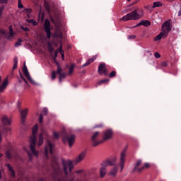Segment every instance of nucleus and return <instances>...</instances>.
Returning a JSON list of instances; mask_svg holds the SVG:
<instances>
[{
  "label": "nucleus",
  "mask_w": 181,
  "mask_h": 181,
  "mask_svg": "<svg viewBox=\"0 0 181 181\" xmlns=\"http://www.w3.org/2000/svg\"><path fill=\"white\" fill-rule=\"evenodd\" d=\"M37 124H35L33 127V134L30 136V148L35 156H38L39 155V151H36L35 148V146L36 145V134H37Z\"/></svg>",
  "instance_id": "1"
},
{
  "label": "nucleus",
  "mask_w": 181,
  "mask_h": 181,
  "mask_svg": "<svg viewBox=\"0 0 181 181\" xmlns=\"http://www.w3.org/2000/svg\"><path fill=\"white\" fill-rule=\"evenodd\" d=\"M141 19V15L138 13V11L134 10L122 18L123 22H128V21H138Z\"/></svg>",
  "instance_id": "2"
},
{
  "label": "nucleus",
  "mask_w": 181,
  "mask_h": 181,
  "mask_svg": "<svg viewBox=\"0 0 181 181\" xmlns=\"http://www.w3.org/2000/svg\"><path fill=\"white\" fill-rule=\"evenodd\" d=\"M161 30L164 34V39L168 37L169 33L172 30V23H170V21H165L161 26Z\"/></svg>",
  "instance_id": "3"
},
{
  "label": "nucleus",
  "mask_w": 181,
  "mask_h": 181,
  "mask_svg": "<svg viewBox=\"0 0 181 181\" xmlns=\"http://www.w3.org/2000/svg\"><path fill=\"white\" fill-rule=\"evenodd\" d=\"M98 136H100V132H95L93 133V134L91 136V141H92V146L95 147L98 146L100 144H103L104 141H97L98 139Z\"/></svg>",
  "instance_id": "4"
},
{
  "label": "nucleus",
  "mask_w": 181,
  "mask_h": 181,
  "mask_svg": "<svg viewBox=\"0 0 181 181\" xmlns=\"http://www.w3.org/2000/svg\"><path fill=\"white\" fill-rule=\"evenodd\" d=\"M23 73L26 78H28V80L31 83V84H34L35 86H36V82L33 81V79L30 76V74H29L28 66H26V62H24L23 63Z\"/></svg>",
  "instance_id": "5"
},
{
  "label": "nucleus",
  "mask_w": 181,
  "mask_h": 181,
  "mask_svg": "<svg viewBox=\"0 0 181 181\" xmlns=\"http://www.w3.org/2000/svg\"><path fill=\"white\" fill-rule=\"evenodd\" d=\"M53 148H54V144L50 142V140H47V146L45 147V156L47 159H49V156L47 153H53Z\"/></svg>",
  "instance_id": "6"
},
{
  "label": "nucleus",
  "mask_w": 181,
  "mask_h": 181,
  "mask_svg": "<svg viewBox=\"0 0 181 181\" xmlns=\"http://www.w3.org/2000/svg\"><path fill=\"white\" fill-rule=\"evenodd\" d=\"M63 166L65 175H68V168L69 169V172H71V170H73V168H74V166L73 165V162H71V160H68L67 162L63 161Z\"/></svg>",
  "instance_id": "7"
},
{
  "label": "nucleus",
  "mask_w": 181,
  "mask_h": 181,
  "mask_svg": "<svg viewBox=\"0 0 181 181\" xmlns=\"http://www.w3.org/2000/svg\"><path fill=\"white\" fill-rule=\"evenodd\" d=\"M44 29L47 33V37L48 39H50L52 36V33L50 32V21L48 19L45 21Z\"/></svg>",
  "instance_id": "8"
},
{
  "label": "nucleus",
  "mask_w": 181,
  "mask_h": 181,
  "mask_svg": "<svg viewBox=\"0 0 181 181\" xmlns=\"http://www.w3.org/2000/svg\"><path fill=\"white\" fill-rule=\"evenodd\" d=\"M127 156V150H124L121 153V156H120V172H122L124 170V166L125 165V157Z\"/></svg>",
  "instance_id": "9"
},
{
  "label": "nucleus",
  "mask_w": 181,
  "mask_h": 181,
  "mask_svg": "<svg viewBox=\"0 0 181 181\" xmlns=\"http://www.w3.org/2000/svg\"><path fill=\"white\" fill-rule=\"evenodd\" d=\"M98 73L103 76L104 74L105 76H108V71L107 70V66L105 64H100L98 69Z\"/></svg>",
  "instance_id": "10"
},
{
  "label": "nucleus",
  "mask_w": 181,
  "mask_h": 181,
  "mask_svg": "<svg viewBox=\"0 0 181 181\" xmlns=\"http://www.w3.org/2000/svg\"><path fill=\"white\" fill-rule=\"evenodd\" d=\"M113 132H112V129H109L106 131H105L104 132V135H103V140L102 141H108V139H111V138H112V135H113Z\"/></svg>",
  "instance_id": "11"
},
{
  "label": "nucleus",
  "mask_w": 181,
  "mask_h": 181,
  "mask_svg": "<svg viewBox=\"0 0 181 181\" xmlns=\"http://www.w3.org/2000/svg\"><path fill=\"white\" fill-rule=\"evenodd\" d=\"M140 165H142V160H137L134 164V168H133L132 172H142V167H139Z\"/></svg>",
  "instance_id": "12"
},
{
  "label": "nucleus",
  "mask_w": 181,
  "mask_h": 181,
  "mask_svg": "<svg viewBox=\"0 0 181 181\" xmlns=\"http://www.w3.org/2000/svg\"><path fill=\"white\" fill-rule=\"evenodd\" d=\"M28 112H29V109L28 108H25L21 112V122L23 124H25V122L26 121V117H28Z\"/></svg>",
  "instance_id": "13"
},
{
  "label": "nucleus",
  "mask_w": 181,
  "mask_h": 181,
  "mask_svg": "<svg viewBox=\"0 0 181 181\" xmlns=\"http://www.w3.org/2000/svg\"><path fill=\"white\" fill-rule=\"evenodd\" d=\"M86 155H87V153L86 151H82L78 156L74 159L75 163H80V162L86 158Z\"/></svg>",
  "instance_id": "14"
},
{
  "label": "nucleus",
  "mask_w": 181,
  "mask_h": 181,
  "mask_svg": "<svg viewBox=\"0 0 181 181\" xmlns=\"http://www.w3.org/2000/svg\"><path fill=\"white\" fill-rule=\"evenodd\" d=\"M67 141L69 142V148L73 146V144L76 141V136L74 134H71V136L67 137Z\"/></svg>",
  "instance_id": "15"
},
{
  "label": "nucleus",
  "mask_w": 181,
  "mask_h": 181,
  "mask_svg": "<svg viewBox=\"0 0 181 181\" xmlns=\"http://www.w3.org/2000/svg\"><path fill=\"white\" fill-rule=\"evenodd\" d=\"M48 134L46 132H42L39 135L38 146L43 145V136H47Z\"/></svg>",
  "instance_id": "16"
},
{
  "label": "nucleus",
  "mask_w": 181,
  "mask_h": 181,
  "mask_svg": "<svg viewBox=\"0 0 181 181\" xmlns=\"http://www.w3.org/2000/svg\"><path fill=\"white\" fill-rule=\"evenodd\" d=\"M6 87H8V79L4 80L0 86V93H4L6 89Z\"/></svg>",
  "instance_id": "17"
},
{
  "label": "nucleus",
  "mask_w": 181,
  "mask_h": 181,
  "mask_svg": "<svg viewBox=\"0 0 181 181\" xmlns=\"http://www.w3.org/2000/svg\"><path fill=\"white\" fill-rule=\"evenodd\" d=\"M2 123L4 125H11V119L8 118L6 116H3L2 117Z\"/></svg>",
  "instance_id": "18"
},
{
  "label": "nucleus",
  "mask_w": 181,
  "mask_h": 181,
  "mask_svg": "<svg viewBox=\"0 0 181 181\" xmlns=\"http://www.w3.org/2000/svg\"><path fill=\"white\" fill-rule=\"evenodd\" d=\"M100 177H104L107 175V168L105 167H101L100 169Z\"/></svg>",
  "instance_id": "19"
},
{
  "label": "nucleus",
  "mask_w": 181,
  "mask_h": 181,
  "mask_svg": "<svg viewBox=\"0 0 181 181\" xmlns=\"http://www.w3.org/2000/svg\"><path fill=\"white\" fill-rule=\"evenodd\" d=\"M117 173H118V168H117V167H115L110 172L109 175H110V176H113L114 177H115L117 176Z\"/></svg>",
  "instance_id": "20"
},
{
  "label": "nucleus",
  "mask_w": 181,
  "mask_h": 181,
  "mask_svg": "<svg viewBox=\"0 0 181 181\" xmlns=\"http://www.w3.org/2000/svg\"><path fill=\"white\" fill-rule=\"evenodd\" d=\"M109 166H115V162H117V158H112V160H110L109 158L107 159Z\"/></svg>",
  "instance_id": "21"
},
{
  "label": "nucleus",
  "mask_w": 181,
  "mask_h": 181,
  "mask_svg": "<svg viewBox=\"0 0 181 181\" xmlns=\"http://www.w3.org/2000/svg\"><path fill=\"white\" fill-rule=\"evenodd\" d=\"M6 166L9 172L11 173V176H13V177H15V170H13V168H12L11 164H7Z\"/></svg>",
  "instance_id": "22"
},
{
  "label": "nucleus",
  "mask_w": 181,
  "mask_h": 181,
  "mask_svg": "<svg viewBox=\"0 0 181 181\" xmlns=\"http://www.w3.org/2000/svg\"><path fill=\"white\" fill-rule=\"evenodd\" d=\"M162 37L165 38V34L162 32H160L155 38L154 40L156 42H157V40H160V39H162Z\"/></svg>",
  "instance_id": "23"
},
{
  "label": "nucleus",
  "mask_w": 181,
  "mask_h": 181,
  "mask_svg": "<svg viewBox=\"0 0 181 181\" xmlns=\"http://www.w3.org/2000/svg\"><path fill=\"white\" fill-rule=\"evenodd\" d=\"M163 4L162 2L160 1H156L153 4V6L152 8H160V6H162Z\"/></svg>",
  "instance_id": "24"
},
{
  "label": "nucleus",
  "mask_w": 181,
  "mask_h": 181,
  "mask_svg": "<svg viewBox=\"0 0 181 181\" xmlns=\"http://www.w3.org/2000/svg\"><path fill=\"white\" fill-rule=\"evenodd\" d=\"M100 165L102 168H106L107 167L110 166V164L108 163V160L107 159L105 160H103Z\"/></svg>",
  "instance_id": "25"
},
{
  "label": "nucleus",
  "mask_w": 181,
  "mask_h": 181,
  "mask_svg": "<svg viewBox=\"0 0 181 181\" xmlns=\"http://www.w3.org/2000/svg\"><path fill=\"white\" fill-rule=\"evenodd\" d=\"M14 64L13 66V70H15V69H18V57H16L13 59Z\"/></svg>",
  "instance_id": "26"
},
{
  "label": "nucleus",
  "mask_w": 181,
  "mask_h": 181,
  "mask_svg": "<svg viewBox=\"0 0 181 181\" xmlns=\"http://www.w3.org/2000/svg\"><path fill=\"white\" fill-rule=\"evenodd\" d=\"M105 83H110V79H103L98 82V86H101V84H105Z\"/></svg>",
  "instance_id": "27"
},
{
  "label": "nucleus",
  "mask_w": 181,
  "mask_h": 181,
  "mask_svg": "<svg viewBox=\"0 0 181 181\" xmlns=\"http://www.w3.org/2000/svg\"><path fill=\"white\" fill-rule=\"evenodd\" d=\"M15 36V33H13V29L12 28V25L9 26V37H13Z\"/></svg>",
  "instance_id": "28"
},
{
  "label": "nucleus",
  "mask_w": 181,
  "mask_h": 181,
  "mask_svg": "<svg viewBox=\"0 0 181 181\" xmlns=\"http://www.w3.org/2000/svg\"><path fill=\"white\" fill-rule=\"evenodd\" d=\"M74 71V65L71 64L69 66V74L71 75V74Z\"/></svg>",
  "instance_id": "29"
},
{
  "label": "nucleus",
  "mask_w": 181,
  "mask_h": 181,
  "mask_svg": "<svg viewBox=\"0 0 181 181\" xmlns=\"http://www.w3.org/2000/svg\"><path fill=\"white\" fill-rule=\"evenodd\" d=\"M141 21L143 23V26L148 27V26L151 25V21Z\"/></svg>",
  "instance_id": "30"
},
{
  "label": "nucleus",
  "mask_w": 181,
  "mask_h": 181,
  "mask_svg": "<svg viewBox=\"0 0 181 181\" xmlns=\"http://www.w3.org/2000/svg\"><path fill=\"white\" fill-rule=\"evenodd\" d=\"M62 78H66V73H61V74H59V83H62Z\"/></svg>",
  "instance_id": "31"
},
{
  "label": "nucleus",
  "mask_w": 181,
  "mask_h": 181,
  "mask_svg": "<svg viewBox=\"0 0 181 181\" xmlns=\"http://www.w3.org/2000/svg\"><path fill=\"white\" fill-rule=\"evenodd\" d=\"M117 76V72L115 71H112L110 74V78H112V77H115Z\"/></svg>",
  "instance_id": "32"
},
{
  "label": "nucleus",
  "mask_w": 181,
  "mask_h": 181,
  "mask_svg": "<svg viewBox=\"0 0 181 181\" xmlns=\"http://www.w3.org/2000/svg\"><path fill=\"white\" fill-rule=\"evenodd\" d=\"M22 45V40L19 39L15 44V47H18V46Z\"/></svg>",
  "instance_id": "33"
},
{
  "label": "nucleus",
  "mask_w": 181,
  "mask_h": 181,
  "mask_svg": "<svg viewBox=\"0 0 181 181\" xmlns=\"http://www.w3.org/2000/svg\"><path fill=\"white\" fill-rule=\"evenodd\" d=\"M48 50H49V53H53L54 48H53V46L52 45L49 44Z\"/></svg>",
  "instance_id": "34"
},
{
  "label": "nucleus",
  "mask_w": 181,
  "mask_h": 181,
  "mask_svg": "<svg viewBox=\"0 0 181 181\" xmlns=\"http://www.w3.org/2000/svg\"><path fill=\"white\" fill-rule=\"evenodd\" d=\"M150 166L149 163H146L144 165L141 166V169L144 170V169H148Z\"/></svg>",
  "instance_id": "35"
},
{
  "label": "nucleus",
  "mask_w": 181,
  "mask_h": 181,
  "mask_svg": "<svg viewBox=\"0 0 181 181\" xmlns=\"http://www.w3.org/2000/svg\"><path fill=\"white\" fill-rule=\"evenodd\" d=\"M58 53H60V54H63L64 53V51L62 49V46L61 45L59 48L57 49Z\"/></svg>",
  "instance_id": "36"
},
{
  "label": "nucleus",
  "mask_w": 181,
  "mask_h": 181,
  "mask_svg": "<svg viewBox=\"0 0 181 181\" xmlns=\"http://www.w3.org/2000/svg\"><path fill=\"white\" fill-rule=\"evenodd\" d=\"M138 2H139V0H136L135 1L131 3V4L128 6V8H129V6H134V5H136V4H138Z\"/></svg>",
  "instance_id": "37"
},
{
  "label": "nucleus",
  "mask_w": 181,
  "mask_h": 181,
  "mask_svg": "<svg viewBox=\"0 0 181 181\" xmlns=\"http://www.w3.org/2000/svg\"><path fill=\"white\" fill-rule=\"evenodd\" d=\"M56 79V71H52V80H55Z\"/></svg>",
  "instance_id": "38"
},
{
  "label": "nucleus",
  "mask_w": 181,
  "mask_h": 181,
  "mask_svg": "<svg viewBox=\"0 0 181 181\" xmlns=\"http://www.w3.org/2000/svg\"><path fill=\"white\" fill-rule=\"evenodd\" d=\"M91 64V62L89 61V59L87 60V62L82 66V67H86V66H90Z\"/></svg>",
  "instance_id": "39"
},
{
  "label": "nucleus",
  "mask_w": 181,
  "mask_h": 181,
  "mask_svg": "<svg viewBox=\"0 0 181 181\" xmlns=\"http://www.w3.org/2000/svg\"><path fill=\"white\" fill-rule=\"evenodd\" d=\"M96 59H97V57L93 56L91 58H90L88 60L90 61V63H93V62H94Z\"/></svg>",
  "instance_id": "40"
},
{
  "label": "nucleus",
  "mask_w": 181,
  "mask_h": 181,
  "mask_svg": "<svg viewBox=\"0 0 181 181\" xmlns=\"http://www.w3.org/2000/svg\"><path fill=\"white\" fill-rule=\"evenodd\" d=\"M104 127V124L100 123V124H95L94 128H103Z\"/></svg>",
  "instance_id": "41"
},
{
  "label": "nucleus",
  "mask_w": 181,
  "mask_h": 181,
  "mask_svg": "<svg viewBox=\"0 0 181 181\" xmlns=\"http://www.w3.org/2000/svg\"><path fill=\"white\" fill-rule=\"evenodd\" d=\"M57 74H59H59H61V73H62V67H60V66H57Z\"/></svg>",
  "instance_id": "42"
},
{
  "label": "nucleus",
  "mask_w": 181,
  "mask_h": 181,
  "mask_svg": "<svg viewBox=\"0 0 181 181\" xmlns=\"http://www.w3.org/2000/svg\"><path fill=\"white\" fill-rule=\"evenodd\" d=\"M162 67H168V62H161Z\"/></svg>",
  "instance_id": "43"
},
{
  "label": "nucleus",
  "mask_w": 181,
  "mask_h": 181,
  "mask_svg": "<svg viewBox=\"0 0 181 181\" xmlns=\"http://www.w3.org/2000/svg\"><path fill=\"white\" fill-rule=\"evenodd\" d=\"M154 56H155L156 59H160V54H159V52H156V53L154 54Z\"/></svg>",
  "instance_id": "44"
},
{
  "label": "nucleus",
  "mask_w": 181,
  "mask_h": 181,
  "mask_svg": "<svg viewBox=\"0 0 181 181\" xmlns=\"http://www.w3.org/2000/svg\"><path fill=\"white\" fill-rule=\"evenodd\" d=\"M53 135H54V138H55L56 139H59V133L54 132L53 133Z\"/></svg>",
  "instance_id": "45"
},
{
  "label": "nucleus",
  "mask_w": 181,
  "mask_h": 181,
  "mask_svg": "<svg viewBox=\"0 0 181 181\" xmlns=\"http://www.w3.org/2000/svg\"><path fill=\"white\" fill-rule=\"evenodd\" d=\"M39 122H40V124H42V122H43V115H40Z\"/></svg>",
  "instance_id": "46"
},
{
  "label": "nucleus",
  "mask_w": 181,
  "mask_h": 181,
  "mask_svg": "<svg viewBox=\"0 0 181 181\" xmlns=\"http://www.w3.org/2000/svg\"><path fill=\"white\" fill-rule=\"evenodd\" d=\"M43 112L45 115H47V112H49V110L47 107H44Z\"/></svg>",
  "instance_id": "47"
},
{
  "label": "nucleus",
  "mask_w": 181,
  "mask_h": 181,
  "mask_svg": "<svg viewBox=\"0 0 181 181\" xmlns=\"http://www.w3.org/2000/svg\"><path fill=\"white\" fill-rule=\"evenodd\" d=\"M8 131H11V128L4 129L3 134H8Z\"/></svg>",
  "instance_id": "48"
},
{
  "label": "nucleus",
  "mask_w": 181,
  "mask_h": 181,
  "mask_svg": "<svg viewBox=\"0 0 181 181\" xmlns=\"http://www.w3.org/2000/svg\"><path fill=\"white\" fill-rule=\"evenodd\" d=\"M57 54H59V51L56 50L54 52V60H56V59L57 58Z\"/></svg>",
  "instance_id": "49"
},
{
  "label": "nucleus",
  "mask_w": 181,
  "mask_h": 181,
  "mask_svg": "<svg viewBox=\"0 0 181 181\" xmlns=\"http://www.w3.org/2000/svg\"><path fill=\"white\" fill-rule=\"evenodd\" d=\"M21 29H23V30H25V32H29V28H28V27H21Z\"/></svg>",
  "instance_id": "50"
},
{
  "label": "nucleus",
  "mask_w": 181,
  "mask_h": 181,
  "mask_svg": "<svg viewBox=\"0 0 181 181\" xmlns=\"http://www.w3.org/2000/svg\"><path fill=\"white\" fill-rule=\"evenodd\" d=\"M25 12H26L27 13H32V9H30V8H26V9H25Z\"/></svg>",
  "instance_id": "51"
},
{
  "label": "nucleus",
  "mask_w": 181,
  "mask_h": 181,
  "mask_svg": "<svg viewBox=\"0 0 181 181\" xmlns=\"http://www.w3.org/2000/svg\"><path fill=\"white\" fill-rule=\"evenodd\" d=\"M142 25H143V23H142V21H141L136 25H135L134 28H136L138 26H142Z\"/></svg>",
  "instance_id": "52"
},
{
  "label": "nucleus",
  "mask_w": 181,
  "mask_h": 181,
  "mask_svg": "<svg viewBox=\"0 0 181 181\" xmlns=\"http://www.w3.org/2000/svg\"><path fill=\"white\" fill-rule=\"evenodd\" d=\"M83 172H84V170H78L75 173L79 174V173H83Z\"/></svg>",
  "instance_id": "53"
},
{
  "label": "nucleus",
  "mask_w": 181,
  "mask_h": 181,
  "mask_svg": "<svg viewBox=\"0 0 181 181\" xmlns=\"http://www.w3.org/2000/svg\"><path fill=\"white\" fill-rule=\"evenodd\" d=\"M27 153L28 154V156L30 158V160H32V154H30V153L28 151H26Z\"/></svg>",
  "instance_id": "54"
},
{
  "label": "nucleus",
  "mask_w": 181,
  "mask_h": 181,
  "mask_svg": "<svg viewBox=\"0 0 181 181\" xmlns=\"http://www.w3.org/2000/svg\"><path fill=\"white\" fill-rule=\"evenodd\" d=\"M0 3L1 4H7L8 3V0H0Z\"/></svg>",
  "instance_id": "55"
},
{
  "label": "nucleus",
  "mask_w": 181,
  "mask_h": 181,
  "mask_svg": "<svg viewBox=\"0 0 181 181\" xmlns=\"http://www.w3.org/2000/svg\"><path fill=\"white\" fill-rule=\"evenodd\" d=\"M135 37H136V36L134 35H129V36L128 37V39H135Z\"/></svg>",
  "instance_id": "56"
},
{
  "label": "nucleus",
  "mask_w": 181,
  "mask_h": 181,
  "mask_svg": "<svg viewBox=\"0 0 181 181\" xmlns=\"http://www.w3.org/2000/svg\"><path fill=\"white\" fill-rule=\"evenodd\" d=\"M6 156L8 158V159H11V154L9 153H6Z\"/></svg>",
  "instance_id": "57"
},
{
  "label": "nucleus",
  "mask_w": 181,
  "mask_h": 181,
  "mask_svg": "<svg viewBox=\"0 0 181 181\" xmlns=\"http://www.w3.org/2000/svg\"><path fill=\"white\" fill-rule=\"evenodd\" d=\"M32 23H33V26H37V22H36V21H35V20H33Z\"/></svg>",
  "instance_id": "58"
},
{
  "label": "nucleus",
  "mask_w": 181,
  "mask_h": 181,
  "mask_svg": "<svg viewBox=\"0 0 181 181\" xmlns=\"http://www.w3.org/2000/svg\"><path fill=\"white\" fill-rule=\"evenodd\" d=\"M18 8H23V4H22V3H18Z\"/></svg>",
  "instance_id": "59"
},
{
  "label": "nucleus",
  "mask_w": 181,
  "mask_h": 181,
  "mask_svg": "<svg viewBox=\"0 0 181 181\" xmlns=\"http://www.w3.org/2000/svg\"><path fill=\"white\" fill-rule=\"evenodd\" d=\"M33 21H34L33 19L27 20V22H28V23H33Z\"/></svg>",
  "instance_id": "60"
},
{
  "label": "nucleus",
  "mask_w": 181,
  "mask_h": 181,
  "mask_svg": "<svg viewBox=\"0 0 181 181\" xmlns=\"http://www.w3.org/2000/svg\"><path fill=\"white\" fill-rule=\"evenodd\" d=\"M0 33H1V35H5V30H1Z\"/></svg>",
  "instance_id": "61"
},
{
  "label": "nucleus",
  "mask_w": 181,
  "mask_h": 181,
  "mask_svg": "<svg viewBox=\"0 0 181 181\" xmlns=\"http://www.w3.org/2000/svg\"><path fill=\"white\" fill-rule=\"evenodd\" d=\"M61 57L62 60H64V53L61 54Z\"/></svg>",
  "instance_id": "62"
},
{
  "label": "nucleus",
  "mask_w": 181,
  "mask_h": 181,
  "mask_svg": "<svg viewBox=\"0 0 181 181\" xmlns=\"http://www.w3.org/2000/svg\"><path fill=\"white\" fill-rule=\"evenodd\" d=\"M23 81L25 83V84H27L28 86H29V83H28V81H26V79H25L24 78H23Z\"/></svg>",
  "instance_id": "63"
},
{
  "label": "nucleus",
  "mask_w": 181,
  "mask_h": 181,
  "mask_svg": "<svg viewBox=\"0 0 181 181\" xmlns=\"http://www.w3.org/2000/svg\"><path fill=\"white\" fill-rule=\"evenodd\" d=\"M181 16V10H180L178 12V16Z\"/></svg>",
  "instance_id": "64"
}]
</instances>
